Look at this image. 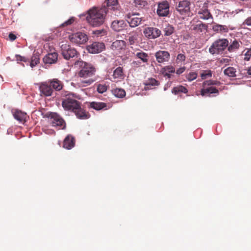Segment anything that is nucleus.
I'll return each instance as SVG.
<instances>
[{"label":"nucleus","instance_id":"obj_49","mask_svg":"<svg viewBox=\"0 0 251 251\" xmlns=\"http://www.w3.org/2000/svg\"><path fill=\"white\" fill-rule=\"evenodd\" d=\"M185 67H180L178 69H177L176 72V74L178 75H179L181 74H182L185 70Z\"/></svg>","mask_w":251,"mask_h":251},{"label":"nucleus","instance_id":"obj_28","mask_svg":"<svg viewBox=\"0 0 251 251\" xmlns=\"http://www.w3.org/2000/svg\"><path fill=\"white\" fill-rule=\"evenodd\" d=\"M40 62L39 54L38 52L34 53L31 58L30 61H29V65L33 68L36 66Z\"/></svg>","mask_w":251,"mask_h":251},{"label":"nucleus","instance_id":"obj_43","mask_svg":"<svg viewBox=\"0 0 251 251\" xmlns=\"http://www.w3.org/2000/svg\"><path fill=\"white\" fill-rule=\"evenodd\" d=\"M197 77V74L196 72H190L186 76V78L189 81L194 80V79H196Z\"/></svg>","mask_w":251,"mask_h":251},{"label":"nucleus","instance_id":"obj_38","mask_svg":"<svg viewBox=\"0 0 251 251\" xmlns=\"http://www.w3.org/2000/svg\"><path fill=\"white\" fill-rule=\"evenodd\" d=\"M137 39V35L136 33L132 32L129 33L128 41L130 45H134Z\"/></svg>","mask_w":251,"mask_h":251},{"label":"nucleus","instance_id":"obj_12","mask_svg":"<svg viewBox=\"0 0 251 251\" xmlns=\"http://www.w3.org/2000/svg\"><path fill=\"white\" fill-rule=\"evenodd\" d=\"M128 26L127 23L123 20H114L111 24V28L116 32H120L126 29Z\"/></svg>","mask_w":251,"mask_h":251},{"label":"nucleus","instance_id":"obj_5","mask_svg":"<svg viewBox=\"0 0 251 251\" xmlns=\"http://www.w3.org/2000/svg\"><path fill=\"white\" fill-rule=\"evenodd\" d=\"M228 40L226 38L219 39L215 41L209 48V52L212 54L223 53L228 47Z\"/></svg>","mask_w":251,"mask_h":251},{"label":"nucleus","instance_id":"obj_30","mask_svg":"<svg viewBox=\"0 0 251 251\" xmlns=\"http://www.w3.org/2000/svg\"><path fill=\"white\" fill-rule=\"evenodd\" d=\"M141 19L138 17H133L130 20H126L127 24L131 27H135L141 24Z\"/></svg>","mask_w":251,"mask_h":251},{"label":"nucleus","instance_id":"obj_53","mask_svg":"<svg viewBox=\"0 0 251 251\" xmlns=\"http://www.w3.org/2000/svg\"><path fill=\"white\" fill-rule=\"evenodd\" d=\"M162 75H163L164 76H167L168 78H171V73H167L166 72H163V73H161Z\"/></svg>","mask_w":251,"mask_h":251},{"label":"nucleus","instance_id":"obj_18","mask_svg":"<svg viewBox=\"0 0 251 251\" xmlns=\"http://www.w3.org/2000/svg\"><path fill=\"white\" fill-rule=\"evenodd\" d=\"M219 90L215 87L210 86L206 88H202L201 90V95L203 97H210L212 94H219Z\"/></svg>","mask_w":251,"mask_h":251},{"label":"nucleus","instance_id":"obj_59","mask_svg":"<svg viewBox=\"0 0 251 251\" xmlns=\"http://www.w3.org/2000/svg\"><path fill=\"white\" fill-rule=\"evenodd\" d=\"M15 57L16 58V60L17 61V62L19 63V61H22V59L21 58H19L17 56H15Z\"/></svg>","mask_w":251,"mask_h":251},{"label":"nucleus","instance_id":"obj_34","mask_svg":"<svg viewBox=\"0 0 251 251\" xmlns=\"http://www.w3.org/2000/svg\"><path fill=\"white\" fill-rule=\"evenodd\" d=\"M174 27L172 25L168 24L163 29L164 35L165 36H170L174 33Z\"/></svg>","mask_w":251,"mask_h":251},{"label":"nucleus","instance_id":"obj_29","mask_svg":"<svg viewBox=\"0 0 251 251\" xmlns=\"http://www.w3.org/2000/svg\"><path fill=\"white\" fill-rule=\"evenodd\" d=\"M112 93L115 97L118 98H123L126 95V91L122 88L113 89L112 91Z\"/></svg>","mask_w":251,"mask_h":251},{"label":"nucleus","instance_id":"obj_45","mask_svg":"<svg viewBox=\"0 0 251 251\" xmlns=\"http://www.w3.org/2000/svg\"><path fill=\"white\" fill-rule=\"evenodd\" d=\"M75 18L74 17H71L65 22L62 23L61 25L62 26H65L72 25L75 21Z\"/></svg>","mask_w":251,"mask_h":251},{"label":"nucleus","instance_id":"obj_13","mask_svg":"<svg viewBox=\"0 0 251 251\" xmlns=\"http://www.w3.org/2000/svg\"><path fill=\"white\" fill-rule=\"evenodd\" d=\"M154 55L156 61L159 63L168 62L170 58V53L166 50H158L155 52Z\"/></svg>","mask_w":251,"mask_h":251},{"label":"nucleus","instance_id":"obj_60","mask_svg":"<svg viewBox=\"0 0 251 251\" xmlns=\"http://www.w3.org/2000/svg\"><path fill=\"white\" fill-rule=\"evenodd\" d=\"M235 29V27H230V30H234Z\"/></svg>","mask_w":251,"mask_h":251},{"label":"nucleus","instance_id":"obj_56","mask_svg":"<svg viewBox=\"0 0 251 251\" xmlns=\"http://www.w3.org/2000/svg\"><path fill=\"white\" fill-rule=\"evenodd\" d=\"M94 82V80L93 79H89L87 80L84 81V83H87L88 85L91 84Z\"/></svg>","mask_w":251,"mask_h":251},{"label":"nucleus","instance_id":"obj_11","mask_svg":"<svg viewBox=\"0 0 251 251\" xmlns=\"http://www.w3.org/2000/svg\"><path fill=\"white\" fill-rule=\"evenodd\" d=\"M145 36L150 39H154L159 37L161 34V30L156 27H148L143 31Z\"/></svg>","mask_w":251,"mask_h":251},{"label":"nucleus","instance_id":"obj_46","mask_svg":"<svg viewBox=\"0 0 251 251\" xmlns=\"http://www.w3.org/2000/svg\"><path fill=\"white\" fill-rule=\"evenodd\" d=\"M16 56H17L19 58H22V61L24 62H25V63H27L26 65L27 66L28 65H29V59L28 58L25 57V56H22L20 54H16Z\"/></svg>","mask_w":251,"mask_h":251},{"label":"nucleus","instance_id":"obj_44","mask_svg":"<svg viewBox=\"0 0 251 251\" xmlns=\"http://www.w3.org/2000/svg\"><path fill=\"white\" fill-rule=\"evenodd\" d=\"M93 33L94 34L97 35L98 36L100 35H104L107 34V31L106 29L102 28V29H100L94 30L93 31Z\"/></svg>","mask_w":251,"mask_h":251},{"label":"nucleus","instance_id":"obj_24","mask_svg":"<svg viewBox=\"0 0 251 251\" xmlns=\"http://www.w3.org/2000/svg\"><path fill=\"white\" fill-rule=\"evenodd\" d=\"M107 104L103 102L92 101L90 103L89 107L94 110L99 111L106 108Z\"/></svg>","mask_w":251,"mask_h":251},{"label":"nucleus","instance_id":"obj_10","mask_svg":"<svg viewBox=\"0 0 251 251\" xmlns=\"http://www.w3.org/2000/svg\"><path fill=\"white\" fill-rule=\"evenodd\" d=\"M169 3L167 0L159 2L156 10L157 14L159 17H167L169 14Z\"/></svg>","mask_w":251,"mask_h":251},{"label":"nucleus","instance_id":"obj_23","mask_svg":"<svg viewBox=\"0 0 251 251\" xmlns=\"http://www.w3.org/2000/svg\"><path fill=\"white\" fill-rule=\"evenodd\" d=\"M208 25L200 22V23L197 24L193 25L192 30H195L198 32H202L204 31H207Z\"/></svg>","mask_w":251,"mask_h":251},{"label":"nucleus","instance_id":"obj_1","mask_svg":"<svg viewBox=\"0 0 251 251\" xmlns=\"http://www.w3.org/2000/svg\"><path fill=\"white\" fill-rule=\"evenodd\" d=\"M106 14L105 7L99 9L94 7L88 10L87 21L93 27L100 26L104 23Z\"/></svg>","mask_w":251,"mask_h":251},{"label":"nucleus","instance_id":"obj_20","mask_svg":"<svg viewBox=\"0 0 251 251\" xmlns=\"http://www.w3.org/2000/svg\"><path fill=\"white\" fill-rule=\"evenodd\" d=\"M212 30L215 33H227L229 29L226 25H222L214 23V25L212 26Z\"/></svg>","mask_w":251,"mask_h":251},{"label":"nucleus","instance_id":"obj_33","mask_svg":"<svg viewBox=\"0 0 251 251\" xmlns=\"http://www.w3.org/2000/svg\"><path fill=\"white\" fill-rule=\"evenodd\" d=\"M240 44L236 39L233 40L232 43L227 47V50L229 52H233L239 49Z\"/></svg>","mask_w":251,"mask_h":251},{"label":"nucleus","instance_id":"obj_3","mask_svg":"<svg viewBox=\"0 0 251 251\" xmlns=\"http://www.w3.org/2000/svg\"><path fill=\"white\" fill-rule=\"evenodd\" d=\"M74 65L76 67L79 68L80 71L78 73V76L80 77H91L96 72V68L91 63L83 61L80 59L76 60Z\"/></svg>","mask_w":251,"mask_h":251},{"label":"nucleus","instance_id":"obj_62","mask_svg":"<svg viewBox=\"0 0 251 251\" xmlns=\"http://www.w3.org/2000/svg\"><path fill=\"white\" fill-rule=\"evenodd\" d=\"M22 64V65H23L24 67L25 66V65H24V64Z\"/></svg>","mask_w":251,"mask_h":251},{"label":"nucleus","instance_id":"obj_21","mask_svg":"<svg viewBox=\"0 0 251 251\" xmlns=\"http://www.w3.org/2000/svg\"><path fill=\"white\" fill-rule=\"evenodd\" d=\"M13 115L14 119L20 123L26 121V113L20 110H16Z\"/></svg>","mask_w":251,"mask_h":251},{"label":"nucleus","instance_id":"obj_36","mask_svg":"<svg viewBox=\"0 0 251 251\" xmlns=\"http://www.w3.org/2000/svg\"><path fill=\"white\" fill-rule=\"evenodd\" d=\"M220 85L221 82L219 81L212 79L205 80L202 83L203 87H205V86L211 85L220 86Z\"/></svg>","mask_w":251,"mask_h":251},{"label":"nucleus","instance_id":"obj_55","mask_svg":"<svg viewBox=\"0 0 251 251\" xmlns=\"http://www.w3.org/2000/svg\"><path fill=\"white\" fill-rule=\"evenodd\" d=\"M135 16V14H132V15H131L130 13L126 14L125 17L126 19V20H130L132 18V16ZM126 22H127L126 21Z\"/></svg>","mask_w":251,"mask_h":251},{"label":"nucleus","instance_id":"obj_9","mask_svg":"<svg viewBox=\"0 0 251 251\" xmlns=\"http://www.w3.org/2000/svg\"><path fill=\"white\" fill-rule=\"evenodd\" d=\"M105 49V44L103 42H94L91 45H88L86 47L88 52L92 54L99 53Z\"/></svg>","mask_w":251,"mask_h":251},{"label":"nucleus","instance_id":"obj_27","mask_svg":"<svg viewBox=\"0 0 251 251\" xmlns=\"http://www.w3.org/2000/svg\"><path fill=\"white\" fill-rule=\"evenodd\" d=\"M198 14L202 15L200 16V18L203 20H208L209 18H213L212 15L211 14L209 10L207 8L202 9L201 11L198 12Z\"/></svg>","mask_w":251,"mask_h":251},{"label":"nucleus","instance_id":"obj_54","mask_svg":"<svg viewBox=\"0 0 251 251\" xmlns=\"http://www.w3.org/2000/svg\"><path fill=\"white\" fill-rule=\"evenodd\" d=\"M132 64L135 67H138L141 64V62L139 61H134L133 62H132Z\"/></svg>","mask_w":251,"mask_h":251},{"label":"nucleus","instance_id":"obj_2","mask_svg":"<svg viewBox=\"0 0 251 251\" xmlns=\"http://www.w3.org/2000/svg\"><path fill=\"white\" fill-rule=\"evenodd\" d=\"M65 98L62 99V106L65 111L75 112L80 108L81 102L75 98H79V96L75 93L66 91L64 94Z\"/></svg>","mask_w":251,"mask_h":251},{"label":"nucleus","instance_id":"obj_15","mask_svg":"<svg viewBox=\"0 0 251 251\" xmlns=\"http://www.w3.org/2000/svg\"><path fill=\"white\" fill-rule=\"evenodd\" d=\"M58 54L54 51L47 54L43 58V60L45 64H52L57 62Z\"/></svg>","mask_w":251,"mask_h":251},{"label":"nucleus","instance_id":"obj_14","mask_svg":"<svg viewBox=\"0 0 251 251\" xmlns=\"http://www.w3.org/2000/svg\"><path fill=\"white\" fill-rule=\"evenodd\" d=\"M75 144V140L74 136L71 134H68L64 138L63 142V148L66 150H71L73 148Z\"/></svg>","mask_w":251,"mask_h":251},{"label":"nucleus","instance_id":"obj_17","mask_svg":"<svg viewBox=\"0 0 251 251\" xmlns=\"http://www.w3.org/2000/svg\"><path fill=\"white\" fill-rule=\"evenodd\" d=\"M39 90L40 92L46 97L51 96L53 89L50 84L46 83H42L39 86Z\"/></svg>","mask_w":251,"mask_h":251},{"label":"nucleus","instance_id":"obj_19","mask_svg":"<svg viewBox=\"0 0 251 251\" xmlns=\"http://www.w3.org/2000/svg\"><path fill=\"white\" fill-rule=\"evenodd\" d=\"M73 113H75L76 118L80 120L88 119L90 117V114L81 107L80 109L76 110Z\"/></svg>","mask_w":251,"mask_h":251},{"label":"nucleus","instance_id":"obj_61","mask_svg":"<svg viewBox=\"0 0 251 251\" xmlns=\"http://www.w3.org/2000/svg\"><path fill=\"white\" fill-rule=\"evenodd\" d=\"M10 130V129H8L7 130V134H10V132H11Z\"/></svg>","mask_w":251,"mask_h":251},{"label":"nucleus","instance_id":"obj_22","mask_svg":"<svg viewBox=\"0 0 251 251\" xmlns=\"http://www.w3.org/2000/svg\"><path fill=\"white\" fill-rule=\"evenodd\" d=\"M126 47V42L123 40H116L113 42L111 46L113 50H120Z\"/></svg>","mask_w":251,"mask_h":251},{"label":"nucleus","instance_id":"obj_35","mask_svg":"<svg viewBox=\"0 0 251 251\" xmlns=\"http://www.w3.org/2000/svg\"><path fill=\"white\" fill-rule=\"evenodd\" d=\"M133 3L135 6L139 9L144 8L148 4L146 0H134Z\"/></svg>","mask_w":251,"mask_h":251},{"label":"nucleus","instance_id":"obj_7","mask_svg":"<svg viewBox=\"0 0 251 251\" xmlns=\"http://www.w3.org/2000/svg\"><path fill=\"white\" fill-rule=\"evenodd\" d=\"M191 2L188 0H182L179 1L178 3L176 5V10L179 14L182 16H189L190 10Z\"/></svg>","mask_w":251,"mask_h":251},{"label":"nucleus","instance_id":"obj_25","mask_svg":"<svg viewBox=\"0 0 251 251\" xmlns=\"http://www.w3.org/2000/svg\"><path fill=\"white\" fill-rule=\"evenodd\" d=\"M145 85V89L149 90L151 89V86H158L160 84V82L158 80L153 78H149L146 80V82L144 83Z\"/></svg>","mask_w":251,"mask_h":251},{"label":"nucleus","instance_id":"obj_26","mask_svg":"<svg viewBox=\"0 0 251 251\" xmlns=\"http://www.w3.org/2000/svg\"><path fill=\"white\" fill-rule=\"evenodd\" d=\"M188 91V89L186 87L183 86L182 85H179L173 87L172 89L171 92L173 94L177 95L180 93L186 94Z\"/></svg>","mask_w":251,"mask_h":251},{"label":"nucleus","instance_id":"obj_37","mask_svg":"<svg viewBox=\"0 0 251 251\" xmlns=\"http://www.w3.org/2000/svg\"><path fill=\"white\" fill-rule=\"evenodd\" d=\"M136 56L144 63L147 62L148 61V55L145 52L141 51L137 52Z\"/></svg>","mask_w":251,"mask_h":251},{"label":"nucleus","instance_id":"obj_8","mask_svg":"<svg viewBox=\"0 0 251 251\" xmlns=\"http://www.w3.org/2000/svg\"><path fill=\"white\" fill-rule=\"evenodd\" d=\"M71 42L76 44H84L88 40V35L84 32H77L69 36Z\"/></svg>","mask_w":251,"mask_h":251},{"label":"nucleus","instance_id":"obj_51","mask_svg":"<svg viewBox=\"0 0 251 251\" xmlns=\"http://www.w3.org/2000/svg\"><path fill=\"white\" fill-rule=\"evenodd\" d=\"M8 37H9L10 40L11 41H14L17 38V36H16V35H15L14 34H13L12 32H11L9 34Z\"/></svg>","mask_w":251,"mask_h":251},{"label":"nucleus","instance_id":"obj_40","mask_svg":"<svg viewBox=\"0 0 251 251\" xmlns=\"http://www.w3.org/2000/svg\"><path fill=\"white\" fill-rule=\"evenodd\" d=\"M113 75L115 78H120L123 75V68L121 67H117L113 72Z\"/></svg>","mask_w":251,"mask_h":251},{"label":"nucleus","instance_id":"obj_58","mask_svg":"<svg viewBox=\"0 0 251 251\" xmlns=\"http://www.w3.org/2000/svg\"><path fill=\"white\" fill-rule=\"evenodd\" d=\"M247 74L249 75H251V66L249 67L247 70Z\"/></svg>","mask_w":251,"mask_h":251},{"label":"nucleus","instance_id":"obj_32","mask_svg":"<svg viewBox=\"0 0 251 251\" xmlns=\"http://www.w3.org/2000/svg\"><path fill=\"white\" fill-rule=\"evenodd\" d=\"M236 69L232 67H228L224 71V74L230 77H234L236 75Z\"/></svg>","mask_w":251,"mask_h":251},{"label":"nucleus","instance_id":"obj_48","mask_svg":"<svg viewBox=\"0 0 251 251\" xmlns=\"http://www.w3.org/2000/svg\"><path fill=\"white\" fill-rule=\"evenodd\" d=\"M245 60H249L250 59V57H251V49L250 50H249L245 54Z\"/></svg>","mask_w":251,"mask_h":251},{"label":"nucleus","instance_id":"obj_31","mask_svg":"<svg viewBox=\"0 0 251 251\" xmlns=\"http://www.w3.org/2000/svg\"><path fill=\"white\" fill-rule=\"evenodd\" d=\"M50 86L56 91H60L62 89V84L61 82L57 79H54L50 81Z\"/></svg>","mask_w":251,"mask_h":251},{"label":"nucleus","instance_id":"obj_47","mask_svg":"<svg viewBox=\"0 0 251 251\" xmlns=\"http://www.w3.org/2000/svg\"><path fill=\"white\" fill-rule=\"evenodd\" d=\"M185 55L184 54L182 53H179L176 57V60H178L181 62L184 61L185 60Z\"/></svg>","mask_w":251,"mask_h":251},{"label":"nucleus","instance_id":"obj_41","mask_svg":"<svg viewBox=\"0 0 251 251\" xmlns=\"http://www.w3.org/2000/svg\"><path fill=\"white\" fill-rule=\"evenodd\" d=\"M107 90V86L105 84H99L97 85V91L99 94H103Z\"/></svg>","mask_w":251,"mask_h":251},{"label":"nucleus","instance_id":"obj_57","mask_svg":"<svg viewBox=\"0 0 251 251\" xmlns=\"http://www.w3.org/2000/svg\"><path fill=\"white\" fill-rule=\"evenodd\" d=\"M170 84H169V83H167L164 85V90L166 91L168 89V88L170 87Z\"/></svg>","mask_w":251,"mask_h":251},{"label":"nucleus","instance_id":"obj_4","mask_svg":"<svg viewBox=\"0 0 251 251\" xmlns=\"http://www.w3.org/2000/svg\"><path fill=\"white\" fill-rule=\"evenodd\" d=\"M50 120V123L52 126L56 127L59 129L64 130L66 128V124L64 119L57 113L48 112L44 117Z\"/></svg>","mask_w":251,"mask_h":251},{"label":"nucleus","instance_id":"obj_52","mask_svg":"<svg viewBox=\"0 0 251 251\" xmlns=\"http://www.w3.org/2000/svg\"><path fill=\"white\" fill-rule=\"evenodd\" d=\"M88 15V11L86 13H83L82 14H81L79 15V17L80 18L82 19V20L86 19L87 20V17Z\"/></svg>","mask_w":251,"mask_h":251},{"label":"nucleus","instance_id":"obj_39","mask_svg":"<svg viewBox=\"0 0 251 251\" xmlns=\"http://www.w3.org/2000/svg\"><path fill=\"white\" fill-rule=\"evenodd\" d=\"M168 71L167 73H174L175 72V68L172 65L165 66L162 67L160 70V73Z\"/></svg>","mask_w":251,"mask_h":251},{"label":"nucleus","instance_id":"obj_16","mask_svg":"<svg viewBox=\"0 0 251 251\" xmlns=\"http://www.w3.org/2000/svg\"><path fill=\"white\" fill-rule=\"evenodd\" d=\"M106 6L104 5L102 8H105L106 11L112 10L113 11L119 10L120 6L118 0H106Z\"/></svg>","mask_w":251,"mask_h":251},{"label":"nucleus","instance_id":"obj_42","mask_svg":"<svg viewBox=\"0 0 251 251\" xmlns=\"http://www.w3.org/2000/svg\"><path fill=\"white\" fill-rule=\"evenodd\" d=\"M212 76V71L210 70H204L201 74V77L202 79H205L207 77Z\"/></svg>","mask_w":251,"mask_h":251},{"label":"nucleus","instance_id":"obj_50","mask_svg":"<svg viewBox=\"0 0 251 251\" xmlns=\"http://www.w3.org/2000/svg\"><path fill=\"white\" fill-rule=\"evenodd\" d=\"M244 24H246L248 26H251V16L247 18L244 22Z\"/></svg>","mask_w":251,"mask_h":251},{"label":"nucleus","instance_id":"obj_6","mask_svg":"<svg viewBox=\"0 0 251 251\" xmlns=\"http://www.w3.org/2000/svg\"><path fill=\"white\" fill-rule=\"evenodd\" d=\"M60 49L62 56L67 60L71 58H77L80 55L75 49L67 44H62Z\"/></svg>","mask_w":251,"mask_h":251}]
</instances>
